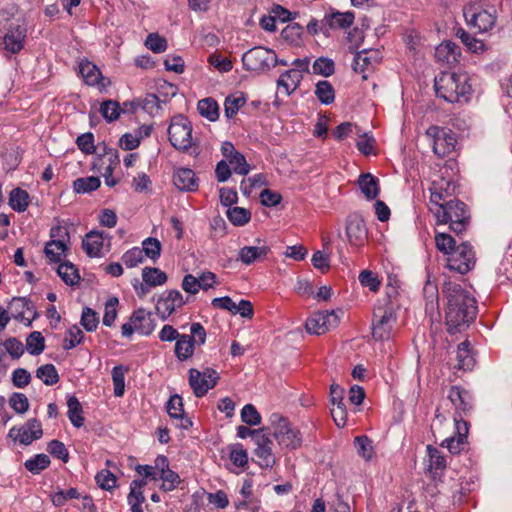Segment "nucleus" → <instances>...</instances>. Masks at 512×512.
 Listing matches in <instances>:
<instances>
[{"label": "nucleus", "mask_w": 512, "mask_h": 512, "mask_svg": "<svg viewBox=\"0 0 512 512\" xmlns=\"http://www.w3.org/2000/svg\"><path fill=\"white\" fill-rule=\"evenodd\" d=\"M443 293L447 299L445 310L447 331L450 334L460 333L476 318V301L460 284L452 281L444 282Z\"/></svg>", "instance_id": "obj_1"}, {"label": "nucleus", "mask_w": 512, "mask_h": 512, "mask_svg": "<svg viewBox=\"0 0 512 512\" xmlns=\"http://www.w3.org/2000/svg\"><path fill=\"white\" fill-rule=\"evenodd\" d=\"M434 87L437 96L449 103L467 102L472 92L466 73L442 72L435 78Z\"/></svg>", "instance_id": "obj_2"}, {"label": "nucleus", "mask_w": 512, "mask_h": 512, "mask_svg": "<svg viewBox=\"0 0 512 512\" xmlns=\"http://www.w3.org/2000/svg\"><path fill=\"white\" fill-rule=\"evenodd\" d=\"M431 210L438 224L450 223V229L456 234L464 232L469 224V211L466 204L460 200H449Z\"/></svg>", "instance_id": "obj_3"}, {"label": "nucleus", "mask_w": 512, "mask_h": 512, "mask_svg": "<svg viewBox=\"0 0 512 512\" xmlns=\"http://www.w3.org/2000/svg\"><path fill=\"white\" fill-rule=\"evenodd\" d=\"M396 311L394 305L385 300L379 302L373 310L372 336L376 341L387 340L391 337L396 324Z\"/></svg>", "instance_id": "obj_4"}, {"label": "nucleus", "mask_w": 512, "mask_h": 512, "mask_svg": "<svg viewBox=\"0 0 512 512\" xmlns=\"http://www.w3.org/2000/svg\"><path fill=\"white\" fill-rule=\"evenodd\" d=\"M273 436L278 444L287 449H296L302 443V437L298 429L294 428L287 418L279 413L270 416Z\"/></svg>", "instance_id": "obj_5"}, {"label": "nucleus", "mask_w": 512, "mask_h": 512, "mask_svg": "<svg viewBox=\"0 0 512 512\" xmlns=\"http://www.w3.org/2000/svg\"><path fill=\"white\" fill-rule=\"evenodd\" d=\"M169 141L179 151H188L193 146L192 126L183 115L175 116L168 128Z\"/></svg>", "instance_id": "obj_6"}, {"label": "nucleus", "mask_w": 512, "mask_h": 512, "mask_svg": "<svg viewBox=\"0 0 512 512\" xmlns=\"http://www.w3.org/2000/svg\"><path fill=\"white\" fill-rule=\"evenodd\" d=\"M242 62L246 70L263 72L277 65V56L273 50L257 46L243 54Z\"/></svg>", "instance_id": "obj_7"}, {"label": "nucleus", "mask_w": 512, "mask_h": 512, "mask_svg": "<svg viewBox=\"0 0 512 512\" xmlns=\"http://www.w3.org/2000/svg\"><path fill=\"white\" fill-rule=\"evenodd\" d=\"M463 15L468 27L479 33L491 30L496 21V16L493 13L483 10L475 4L465 6Z\"/></svg>", "instance_id": "obj_8"}, {"label": "nucleus", "mask_w": 512, "mask_h": 512, "mask_svg": "<svg viewBox=\"0 0 512 512\" xmlns=\"http://www.w3.org/2000/svg\"><path fill=\"white\" fill-rule=\"evenodd\" d=\"M341 315H343L341 309L316 312L307 319L306 329L309 333L322 335L338 326Z\"/></svg>", "instance_id": "obj_9"}, {"label": "nucleus", "mask_w": 512, "mask_h": 512, "mask_svg": "<svg viewBox=\"0 0 512 512\" xmlns=\"http://www.w3.org/2000/svg\"><path fill=\"white\" fill-rule=\"evenodd\" d=\"M472 246L463 242L447 258V268L460 274L467 273L475 264Z\"/></svg>", "instance_id": "obj_10"}, {"label": "nucleus", "mask_w": 512, "mask_h": 512, "mask_svg": "<svg viewBox=\"0 0 512 512\" xmlns=\"http://www.w3.org/2000/svg\"><path fill=\"white\" fill-rule=\"evenodd\" d=\"M218 379L219 374L212 368H206L203 372L195 368L189 370V385L196 397H202L214 388Z\"/></svg>", "instance_id": "obj_11"}, {"label": "nucleus", "mask_w": 512, "mask_h": 512, "mask_svg": "<svg viewBox=\"0 0 512 512\" xmlns=\"http://www.w3.org/2000/svg\"><path fill=\"white\" fill-rule=\"evenodd\" d=\"M426 134L433 139V151L439 157H446L454 151L456 140L451 131L430 126Z\"/></svg>", "instance_id": "obj_12"}, {"label": "nucleus", "mask_w": 512, "mask_h": 512, "mask_svg": "<svg viewBox=\"0 0 512 512\" xmlns=\"http://www.w3.org/2000/svg\"><path fill=\"white\" fill-rule=\"evenodd\" d=\"M455 432L442 440L441 446L446 447L450 453L458 454L465 449L468 436V422L463 418L454 416Z\"/></svg>", "instance_id": "obj_13"}, {"label": "nucleus", "mask_w": 512, "mask_h": 512, "mask_svg": "<svg viewBox=\"0 0 512 512\" xmlns=\"http://www.w3.org/2000/svg\"><path fill=\"white\" fill-rule=\"evenodd\" d=\"M42 425L36 418L29 419L25 425L20 428L12 427L8 436L14 441H19L23 445H29L33 441L42 437Z\"/></svg>", "instance_id": "obj_14"}, {"label": "nucleus", "mask_w": 512, "mask_h": 512, "mask_svg": "<svg viewBox=\"0 0 512 512\" xmlns=\"http://www.w3.org/2000/svg\"><path fill=\"white\" fill-rule=\"evenodd\" d=\"M27 27L25 24H10L3 37V49L11 54L19 53L24 47Z\"/></svg>", "instance_id": "obj_15"}, {"label": "nucleus", "mask_w": 512, "mask_h": 512, "mask_svg": "<svg viewBox=\"0 0 512 512\" xmlns=\"http://www.w3.org/2000/svg\"><path fill=\"white\" fill-rule=\"evenodd\" d=\"M186 301L178 290L164 292L157 301V314L163 319H167L177 308L182 307Z\"/></svg>", "instance_id": "obj_16"}, {"label": "nucleus", "mask_w": 512, "mask_h": 512, "mask_svg": "<svg viewBox=\"0 0 512 512\" xmlns=\"http://www.w3.org/2000/svg\"><path fill=\"white\" fill-rule=\"evenodd\" d=\"M367 228L364 219L358 214H352L347 218L346 234L349 243L360 247L367 238Z\"/></svg>", "instance_id": "obj_17"}, {"label": "nucleus", "mask_w": 512, "mask_h": 512, "mask_svg": "<svg viewBox=\"0 0 512 512\" xmlns=\"http://www.w3.org/2000/svg\"><path fill=\"white\" fill-rule=\"evenodd\" d=\"M79 73L87 85L97 86L100 91L110 84V81L102 76L99 68L88 60H82L80 62Z\"/></svg>", "instance_id": "obj_18"}, {"label": "nucleus", "mask_w": 512, "mask_h": 512, "mask_svg": "<svg viewBox=\"0 0 512 512\" xmlns=\"http://www.w3.org/2000/svg\"><path fill=\"white\" fill-rule=\"evenodd\" d=\"M456 186L453 182L440 179L439 181H433L430 187V201L435 207L447 202V198L451 197L455 192Z\"/></svg>", "instance_id": "obj_19"}, {"label": "nucleus", "mask_w": 512, "mask_h": 512, "mask_svg": "<svg viewBox=\"0 0 512 512\" xmlns=\"http://www.w3.org/2000/svg\"><path fill=\"white\" fill-rule=\"evenodd\" d=\"M448 398L455 406L457 410V415L455 416L458 418H462L461 413L466 414L472 408L471 394L459 386H452L449 389Z\"/></svg>", "instance_id": "obj_20"}, {"label": "nucleus", "mask_w": 512, "mask_h": 512, "mask_svg": "<svg viewBox=\"0 0 512 512\" xmlns=\"http://www.w3.org/2000/svg\"><path fill=\"white\" fill-rule=\"evenodd\" d=\"M166 410L171 419L179 421L176 424L177 427L188 429L192 426V421L185 417L183 401L180 395L174 394L170 397L166 404Z\"/></svg>", "instance_id": "obj_21"}, {"label": "nucleus", "mask_w": 512, "mask_h": 512, "mask_svg": "<svg viewBox=\"0 0 512 512\" xmlns=\"http://www.w3.org/2000/svg\"><path fill=\"white\" fill-rule=\"evenodd\" d=\"M354 14L352 12H332L330 14L325 15L324 19L322 20L321 30L327 34L328 30L327 27L330 29H345L354 21Z\"/></svg>", "instance_id": "obj_22"}, {"label": "nucleus", "mask_w": 512, "mask_h": 512, "mask_svg": "<svg viewBox=\"0 0 512 512\" xmlns=\"http://www.w3.org/2000/svg\"><path fill=\"white\" fill-rule=\"evenodd\" d=\"M303 74L298 70H287L277 80V91L284 96H289L300 85Z\"/></svg>", "instance_id": "obj_23"}, {"label": "nucleus", "mask_w": 512, "mask_h": 512, "mask_svg": "<svg viewBox=\"0 0 512 512\" xmlns=\"http://www.w3.org/2000/svg\"><path fill=\"white\" fill-rule=\"evenodd\" d=\"M461 56L460 48L452 41L441 43L435 50V57L439 62L451 66L459 62Z\"/></svg>", "instance_id": "obj_24"}, {"label": "nucleus", "mask_w": 512, "mask_h": 512, "mask_svg": "<svg viewBox=\"0 0 512 512\" xmlns=\"http://www.w3.org/2000/svg\"><path fill=\"white\" fill-rule=\"evenodd\" d=\"M175 186L186 192H194L198 189V181L193 170L188 168L178 169L173 176Z\"/></svg>", "instance_id": "obj_25"}, {"label": "nucleus", "mask_w": 512, "mask_h": 512, "mask_svg": "<svg viewBox=\"0 0 512 512\" xmlns=\"http://www.w3.org/2000/svg\"><path fill=\"white\" fill-rule=\"evenodd\" d=\"M380 59L378 50L363 49L355 54L353 69L357 73H363L369 68H373L374 64Z\"/></svg>", "instance_id": "obj_26"}, {"label": "nucleus", "mask_w": 512, "mask_h": 512, "mask_svg": "<svg viewBox=\"0 0 512 512\" xmlns=\"http://www.w3.org/2000/svg\"><path fill=\"white\" fill-rule=\"evenodd\" d=\"M256 443L255 455L259 459V465L266 468L272 467L275 464V457L271 449L272 441L265 435H262L256 439Z\"/></svg>", "instance_id": "obj_27"}, {"label": "nucleus", "mask_w": 512, "mask_h": 512, "mask_svg": "<svg viewBox=\"0 0 512 512\" xmlns=\"http://www.w3.org/2000/svg\"><path fill=\"white\" fill-rule=\"evenodd\" d=\"M270 251L268 246H245L239 250L237 260L245 265H251L255 262L262 261L266 258Z\"/></svg>", "instance_id": "obj_28"}, {"label": "nucleus", "mask_w": 512, "mask_h": 512, "mask_svg": "<svg viewBox=\"0 0 512 512\" xmlns=\"http://www.w3.org/2000/svg\"><path fill=\"white\" fill-rule=\"evenodd\" d=\"M151 316L152 314L150 312H146L142 308L134 311L131 316V321L134 324L135 331L142 335L151 334L155 328V324Z\"/></svg>", "instance_id": "obj_29"}, {"label": "nucleus", "mask_w": 512, "mask_h": 512, "mask_svg": "<svg viewBox=\"0 0 512 512\" xmlns=\"http://www.w3.org/2000/svg\"><path fill=\"white\" fill-rule=\"evenodd\" d=\"M359 187L362 193L368 200L375 199L380 192L378 186V179L370 173H363L358 180Z\"/></svg>", "instance_id": "obj_30"}, {"label": "nucleus", "mask_w": 512, "mask_h": 512, "mask_svg": "<svg viewBox=\"0 0 512 512\" xmlns=\"http://www.w3.org/2000/svg\"><path fill=\"white\" fill-rule=\"evenodd\" d=\"M195 350V340L187 334H182L175 344V355L180 361L191 358Z\"/></svg>", "instance_id": "obj_31"}, {"label": "nucleus", "mask_w": 512, "mask_h": 512, "mask_svg": "<svg viewBox=\"0 0 512 512\" xmlns=\"http://www.w3.org/2000/svg\"><path fill=\"white\" fill-rule=\"evenodd\" d=\"M84 251L90 257H99L103 248L102 234L96 231L89 232L82 242Z\"/></svg>", "instance_id": "obj_32"}, {"label": "nucleus", "mask_w": 512, "mask_h": 512, "mask_svg": "<svg viewBox=\"0 0 512 512\" xmlns=\"http://www.w3.org/2000/svg\"><path fill=\"white\" fill-rule=\"evenodd\" d=\"M30 203V196L28 192L22 188H14L9 195V205L17 212H24Z\"/></svg>", "instance_id": "obj_33"}, {"label": "nucleus", "mask_w": 512, "mask_h": 512, "mask_svg": "<svg viewBox=\"0 0 512 512\" xmlns=\"http://www.w3.org/2000/svg\"><path fill=\"white\" fill-rule=\"evenodd\" d=\"M131 106V109L135 110L141 107L145 112L154 114L160 109V102L155 94H147L144 98H139L130 103H124V106Z\"/></svg>", "instance_id": "obj_34"}, {"label": "nucleus", "mask_w": 512, "mask_h": 512, "mask_svg": "<svg viewBox=\"0 0 512 512\" xmlns=\"http://www.w3.org/2000/svg\"><path fill=\"white\" fill-rule=\"evenodd\" d=\"M68 418L73 426L80 428L84 424L82 405L76 396H70L67 400Z\"/></svg>", "instance_id": "obj_35"}, {"label": "nucleus", "mask_w": 512, "mask_h": 512, "mask_svg": "<svg viewBox=\"0 0 512 512\" xmlns=\"http://www.w3.org/2000/svg\"><path fill=\"white\" fill-rule=\"evenodd\" d=\"M198 112L209 121H216L219 118V106L212 98L201 99L197 104Z\"/></svg>", "instance_id": "obj_36"}, {"label": "nucleus", "mask_w": 512, "mask_h": 512, "mask_svg": "<svg viewBox=\"0 0 512 512\" xmlns=\"http://www.w3.org/2000/svg\"><path fill=\"white\" fill-rule=\"evenodd\" d=\"M457 360L458 363L456 367L458 369L467 371L473 368L475 361L473 356L471 355L468 341H464L458 346Z\"/></svg>", "instance_id": "obj_37"}, {"label": "nucleus", "mask_w": 512, "mask_h": 512, "mask_svg": "<svg viewBox=\"0 0 512 512\" xmlns=\"http://www.w3.org/2000/svg\"><path fill=\"white\" fill-rule=\"evenodd\" d=\"M315 95L324 105H329L335 100V90L332 84L327 80L319 81L316 84Z\"/></svg>", "instance_id": "obj_38"}, {"label": "nucleus", "mask_w": 512, "mask_h": 512, "mask_svg": "<svg viewBox=\"0 0 512 512\" xmlns=\"http://www.w3.org/2000/svg\"><path fill=\"white\" fill-rule=\"evenodd\" d=\"M100 179L95 176L77 178L73 182V189L76 193L84 194L97 190L100 187Z\"/></svg>", "instance_id": "obj_39"}, {"label": "nucleus", "mask_w": 512, "mask_h": 512, "mask_svg": "<svg viewBox=\"0 0 512 512\" xmlns=\"http://www.w3.org/2000/svg\"><path fill=\"white\" fill-rule=\"evenodd\" d=\"M57 273L70 286L77 284L80 279L77 268L70 262L61 263L57 268Z\"/></svg>", "instance_id": "obj_40"}, {"label": "nucleus", "mask_w": 512, "mask_h": 512, "mask_svg": "<svg viewBox=\"0 0 512 512\" xmlns=\"http://www.w3.org/2000/svg\"><path fill=\"white\" fill-rule=\"evenodd\" d=\"M455 35L462 41L469 51L477 53L484 50V43L470 35L462 27L455 30Z\"/></svg>", "instance_id": "obj_41"}, {"label": "nucleus", "mask_w": 512, "mask_h": 512, "mask_svg": "<svg viewBox=\"0 0 512 512\" xmlns=\"http://www.w3.org/2000/svg\"><path fill=\"white\" fill-rule=\"evenodd\" d=\"M143 281L152 286L163 285L167 281V275L165 272L158 268L145 267L142 270Z\"/></svg>", "instance_id": "obj_42"}, {"label": "nucleus", "mask_w": 512, "mask_h": 512, "mask_svg": "<svg viewBox=\"0 0 512 512\" xmlns=\"http://www.w3.org/2000/svg\"><path fill=\"white\" fill-rule=\"evenodd\" d=\"M36 377L47 386H52L59 381V374L53 364H45L36 370Z\"/></svg>", "instance_id": "obj_43"}, {"label": "nucleus", "mask_w": 512, "mask_h": 512, "mask_svg": "<svg viewBox=\"0 0 512 512\" xmlns=\"http://www.w3.org/2000/svg\"><path fill=\"white\" fill-rule=\"evenodd\" d=\"M128 368L123 365L115 366L112 369V380L114 385V395L122 397L125 392V373Z\"/></svg>", "instance_id": "obj_44"}, {"label": "nucleus", "mask_w": 512, "mask_h": 512, "mask_svg": "<svg viewBox=\"0 0 512 512\" xmlns=\"http://www.w3.org/2000/svg\"><path fill=\"white\" fill-rule=\"evenodd\" d=\"M245 103L246 99L241 93L228 96L224 103L225 116L228 119L233 118Z\"/></svg>", "instance_id": "obj_45"}, {"label": "nucleus", "mask_w": 512, "mask_h": 512, "mask_svg": "<svg viewBox=\"0 0 512 512\" xmlns=\"http://www.w3.org/2000/svg\"><path fill=\"white\" fill-rule=\"evenodd\" d=\"M26 348L31 355H39L45 349V340L39 331H33L26 339Z\"/></svg>", "instance_id": "obj_46"}, {"label": "nucleus", "mask_w": 512, "mask_h": 512, "mask_svg": "<svg viewBox=\"0 0 512 512\" xmlns=\"http://www.w3.org/2000/svg\"><path fill=\"white\" fill-rule=\"evenodd\" d=\"M312 72L316 75L329 77L335 72V64L333 60L329 58L319 57L312 65Z\"/></svg>", "instance_id": "obj_47"}, {"label": "nucleus", "mask_w": 512, "mask_h": 512, "mask_svg": "<svg viewBox=\"0 0 512 512\" xmlns=\"http://www.w3.org/2000/svg\"><path fill=\"white\" fill-rule=\"evenodd\" d=\"M227 218L235 226H243L250 221L251 213L242 207H233L227 210Z\"/></svg>", "instance_id": "obj_48"}, {"label": "nucleus", "mask_w": 512, "mask_h": 512, "mask_svg": "<svg viewBox=\"0 0 512 512\" xmlns=\"http://www.w3.org/2000/svg\"><path fill=\"white\" fill-rule=\"evenodd\" d=\"M50 465V458L46 454H37L25 461V468L33 474H39Z\"/></svg>", "instance_id": "obj_49"}, {"label": "nucleus", "mask_w": 512, "mask_h": 512, "mask_svg": "<svg viewBox=\"0 0 512 512\" xmlns=\"http://www.w3.org/2000/svg\"><path fill=\"white\" fill-rule=\"evenodd\" d=\"M159 478L162 480L160 489L164 492L173 491L181 482L180 476L171 469L162 471Z\"/></svg>", "instance_id": "obj_50"}, {"label": "nucleus", "mask_w": 512, "mask_h": 512, "mask_svg": "<svg viewBox=\"0 0 512 512\" xmlns=\"http://www.w3.org/2000/svg\"><path fill=\"white\" fill-rule=\"evenodd\" d=\"M121 111H125V108L121 109L118 102L113 100L104 101L100 107V113L108 122L118 119Z\"/></svg>", "instance_id": "obj_51"}, {"label": "nucleus", "mask_w": 512, "mask_h": 512, "mask_svg": "<svg viewBox=\"0 0 512 512\" xmlns=\"http://www.w3.org/2000/svg\"><path fill=\"white\" fill-rule=\"evenodd\" d=\"M427 452L429 456V471L436 472L438 470H444L446 467V460L440 451L437 448L428 445Z\"/></svg>", "instance_id": "obj_52"}, {"label": "nucleus", "mask_w": 512, "mask_h": 512, "mask_svg": "<svg viewBox=\"0 0 512 512\" xmlns=\"http://www.w3.org/2000/svg\"><path fill=\"white\" fill-rule=\"evenodd\" d=\"M354 445L359 456L370 460L373 455L372 441L365 435L357 436L354 439Z\"/></svg>", "instance_id": "obj_53"}, {"label": "nucleus", "mask_w": 512, "mask_h": 512, "mask_svg": "<svg viewBox=\"0 0 512 512\" xmlns=\"http://www.w3.org/2000/svg\"><path fill=\"white\" fill-rule=\"evenodd\" d=\"M68 249V246H64L63 244H58L55 241H49L45 245L44 253L46 257L54 263H57L61 260V255Z\"/></svg>", "instance_id": "obj_54"}, {"label": "nucleus", "mask_w": 512, "mask_h": 512, "mask_svg": "<svg viewBox=\"0 0 512 512\" xmlns=\"http://www.w3.org/2000/svg\"><path fill=\"white\" fill-rule=\"evenodd\" d=\"M98 324V314L89 307L84 308L81 315V325L85 328V330L92 332L96 330Z\"/></svg>", "instance_id": "obj_55"}, {"label": "nucleus", "mask_w": 512, "mask_h": 512, "mask_svg": "<svg viewBox=\"0 0 512 512\" xmlns=\"http://www.w3.org/2000/svg\"><path fill=\"white\" fill-rule=\"evenodd\" d=\"M95 480L99 487L103 490H111L116 486V476L107 469H103L95 476Z\"/></svg>", "instance_id": "obj_56"}, {"label": "nucleus", "mask_w": 512, "mask_h": 512, "mask_svg": "<svg viewBox=\"0 0 512 512\" xmlns=\"http://www.w3.org/2000/svg\"><path fill=\"white\" fill-rule=\"evenodd\" d=\"M358 278L360 284L364 287H368L372 292H376L379 290L381 282L374 272L370 270H363L359 274Z\"/></svg>", "instance_id": "obj_57"}, {"label": "nucleus", "mask_w": 512, "mask_h": 512, "mask_svg": "<svg viewBox=\"0 0 512 512\" xmlns=\"http://www.w3.org/2000/svg\"><path fill=\"white\" fill-rule=\"evenodd\" d=\"M435 243H436L438 250H440L448 255L453 250L456 249L454 238L447 233H437L435 235Z\"/></svg>", "instance_id": "obj_58"}, {"label": "nucleus", "mask_w": 512, "mask_h": 512, "mask_svg": "<svg viewBox=\"0 0 512 512\" xmlns=\"http://www.w3.org/2000/svg\"><path fill=\"white\" fill-rule=\"evenodd\" d=\"M142 245L143 248H141V250H143V253L147 257L154 261L159 258L161 253V244L156 238L149 237L143 241Z\"/></svg>", "instance_id": "obj_59"}, {"label": "nucleus", "mask_w": 512, "mask_h": 512, "mask_svg": "<svg viewBox=\"0 0 512 512\" xmlns=\"http://www.w3.org/2000/svg\"><path fill=\"white\" fill-rule=\"evenodd\" d=\"M47 450L53 457L61 459L64 463L68 462L69 453L63 442L52 440L48 443Z\"/></svg>", "instance_id": "obj_60"}, {"label": "nucleus", "mask_w": 512, "mask_h": 512, "mask_svg": "<svg viewBox=\"0 0 512 512\" xmlns=\"http://www.w3.org/2000/svg\"><path fill=\"white\" fill-rule=\"evenodd\" d=\"M229 166L231 165L233 171L240 175H247L250 171V166L247 163L245 157L237 152L228 160Z\"/></svg>", "instance_id": "obj_61"}, {"label": "nucleus", "mask_w": 512, "mask_h": 512, "mask_svg": "<svg viewBox=\"0 0 512 512\" xmlns=\"http://www.w3.org/2000/svg\"><path fill=\"white\" fill-rule=\"evenodd\" d=\"M241 419L244 423L255 426L260 424L261 416L252 404H246L241 410Z\"/></svg>", "instance_id": "obj_62"}, {"label": "nucleus", "mask_w": 512, "mask_h": 512, "mask_svg": "<svg viewBox=\"0 0 512 512\" xmlns=\"http://www.w3.org/2000/svg\"><path fill=\"white\" fill-rule=\"evenodd\" d=\"M145 45L154 53H161L167 49V41L165 38L156 33H151L147 36Z\"/></svg>", "instance_id": "obj_63"}, {"label": "nucleus", "mask_w": 512, "mask_h": 512, "mask_svg": "<svg viewBox=\"0 0 512 512\" xmlns=\"http://www.w3.org/2000/svg\"><path fill=\"white\" fill-rule=\"evenodd\" d=\"M122 261L129 268L136 267L143 261V250L138 247H134L128 250L122 256Z\"/></svg>", "instance_id": "obj_64"}]
</instances>
